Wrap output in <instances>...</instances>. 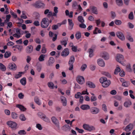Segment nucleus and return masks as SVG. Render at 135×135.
<instances>
[{
	"instance_id": "6e6552de",
	"label": "nucleus",
	"mask_w": 135,
	"mask_h": 135,
	"mask_svg": "<svg viewBox=\"0 0 135 135\" xmlns=\"http://www.w3.org/2000/svg\"><path fill=\"white\" fill-rule=\"evenodd\" d=\"M117 36L121 40L124 41L125 40V37L124 35L121 32L118 31L116 33Z\"/></svg>"
},
{
	"instance_id": "c85d7f7f",
	"label": "nucleus",
	"mask_w": 135,
	"mask_h": 135,
	"mask_svg": "<svg viewBox=\"0 0 135 135\" xmlns=\"http://www.w3.org/2000/svg\"><path fill=\"white\" fill-rule=\"evenodd\" d=\"M34 100L35 102L38 105H40L41 104V103L40 101V99L38 97H35L34 98Z\"/></svg>"
},
{
	"instance_id": "dca6fc26",
	"label": "nucleus",
	"mask_w": 135,
	"mask_h": 135,
	"mask_svg": "<svg viewBox=\"0 0 135 135\" xmlns=\"http://www.w3.org/2000/svg\"><path fill=\"white\" fill-rule=\"evenodd\" d=\"M110 83L111 82L110 80H107L106 78V80L104 81L102 83V86L103 87L107 88L109 86Z\"/></svg>"
},
{
	"instance_id": "9b49d317",
	"label": "nucleus",
	"mask_w": 135,
	"mask_h": 135,
	"mask_svg": "<svg viewBox=\"0 0 135 135\" xmlns=\"http://www.w3.org/2000/svg\"><path fill=\"white\" fill-rule=\"evenodd\" d=\"M52 121L56 126L59 129H60V127L59 124L58 120L54 116L52 117L51 118Z\"/></svg>"
},
{
	"instance_id": "a19ab883",
	"label": "nucleus",
	"mask_w": 135,
	"mask_h": 135,
	"mask_svg": "<svg viewBox=\"0 0 135 135\" xmlns=\"http://www.w3.org/2000/svg\"><path fill=\"white\" fill-rule=\"evenodd\" d=\"M78 21L81 23H83L84 21L83 17L81 16H79L78 17Z\"/></svg>"
},
{
	"instance_id": "0e129e2a",
	"label": "nucleus",
	"mask_w": 135,
	"mask_h": 135,
	"mask_svg": "<svg viewBox=\"0 0 135 135\" xmlns=\"http://www.w3.org/2000/svg\"><path fill=\"white\" fill-rule=\"evenodd\" d=\"M75 129L78 131V132L80 133H82L84 132V130L82 129H80L78 127L75 128Z\"/></svg>"
},
{
	"instance_id": "8fccbe9b",
	"label": "nucleus",
	"mask_w": 135,
	"mask_h": 135,
	"mask_svg": "<svg viewBox=\"0 0 135 135\" xmlns=\"http://www.w3.org/2000/svg\"><path fill=\"white\" fill-rule=\"evenodd\" d=\"M114 22L117 25H120L122 23V21L120 20H115Z\"/></svg>"
},
{
	"instance_id": "f257e3e1",
	"label": "nucleus",
	"mask_w": 135,
	"mask_h": 135,
	"mask_svg": "<svg viewBox=\"0 0 135 135\" xmlns=\"http://www.w3.org/2000/svg\"><path fill=\"white\" fill-rule=\"evenodd\" d=\"M49 20L47 18H43L41 22V26L43 28H46L49 26Z\"/></svg>"
},
{
	"instance_id": "f704fd0d",
	"label": "nucleus",
	"mask_w": 135,
	"mask_h": 135,
	"mask_svg": "<svg viewBox=\"0 0 135 135\" xmlns=\"http://www.w3.org/2000/svg\"><path fill=\"white\" fill-rule=\"evenodd\" d=\"M45 55L44 54L41 55L38 58V60L40 61H42L44 60V58Z\"/></svg>"
},
{
	"instance_id": "423d86ee",
	"label": "nucleus",
	"mask_w": 135,
	"mask_h": 135,
	"mask_svg": "<svg viewBox=\"0 0 135 135\" xmlns=\"http://www.w3.org/2000/svg\"><path fill=\"white\" fill-rule=\"evenodd\" d=\"M116 59L117 61L122 64H124L123 62H122L124 59V57L123 55L119 54H117L116 57Z\"/></svg>"
},
{
	"instance_id": "a211bd4d",
	"label": "nucleus",
	"mask_w": 135,
	"mask_h": 135,
	"mask_svg": "<svg viewBox=\"0 0 135 135\" xmlns=\"http://www.w3.org/2000/svg\"><path fill=\"white\" fill-rule=\"evenodd\" d=\"M62 129L64 131H70L71 128L69 125L66 124L62 127Z\"/></svg>"
},
{
	"instance_id": "58836bf2",
	"label": "nucleus",
	"mask_w": 135,
	"mask_h": 135,
	"mask_svg": "<svg viewBox=\"0 0 135 135\" xmlns=\"http://www.w3.org/2000/svg\"><path fill=\"white\" fill-rule=\"evenodd\" d=\"M23 74V72H20L18 73V74H16L15 75V78L16 79H18L21 77L22 76V74Z\"/></svg>"
},
{
	"instance_id": "c756f323",
	"label": "nucleus",
	"mask_w": 135,
	"mask_h": 135,
	"mask_svg": "<svg viewBox=\"0 0 135 135\" xmlns=\"http://www.w3.org/2000/svg\"><path fill=\"white\" fill-rule=\"evenodd\" d=\"M75 37L77 40L80 39L81 37V34L80 32L79 31L76 32L75 35Z\"/></svg>"
},
{
	"instance_id": "2f4dec72",
	"label": "nucleus",
	"mask_w": 135,
	"mask_h": 135,
	"mask_svg": "<svg viewBox=\"0 0 135 135\" xmlns=\"http://www.w3.org/2000/svg\"><path fill=\"white\" fill-rule=\"evenodd\" d=\"M16 107L19 108L21 110L23 111H25V110L26 109L23 106L21 105L17 104L16 105Z\"/></svg>"
},
{
	"instance_id": "412c9836",
	"label": "nucleus",
	"mask_w": 135,
	"mask_h": 135,
	"mask_svg": "<svg viewBox=\"0 0 135 135\" xmlns=\"http://www.w3.org/2000/svg\"><path fill=\"white\" fill-rule=\"evenodd\" d=\"M61 98L63 105L64 106H66L67 104V101L66 98L63 96H61Z\"/></svg>"
},
{
	"instance_id": "c9c22d12",
	"label": "nucleus",
	"mask_w": 135,
	"mask_h": 135,
	"mask_svg": "<svg viewBox=\"0 0 135 135\" xmlns=\"http://www.w3.org/2000/svg\"><path fill=\"white\" fill-rule=\"evenodd\" d=\"M42 119L45 122L47 123H49L50 121L49 119L45 115Z\"/></svg>"
},
{
	"instance_id": "cd10ccee",
	"label": "nucleus",
	"mask_w": 135,
	"mask_h": 135,
	"mask_svg": "<svg viewBox=\"0 0 135 135\" xmlns=\"http://www.w3.org/2000/svg\"><path fill=\"white\" fill-rule=\"evenodd\" d=\"M20 82L23 85H25L26 83V80L25 78H23L20 80Z\"/></svg>"
},
{
	"instance_id": "79ce46f5",
	"label": "nucleus",
	"mask_w": 135,
	"mask_h": 135,
	"mask_svg": "<svg viewBox=\"0 0 135 135\" xmlns=\"http://www.w3.org/2000/svg\"><path fill=\"white\" fill-rule=\"evenodd\" d=\"M68 40V38H67L66 40H62L61 41V43L62 45H64L65 47L66 46L67 44V41Z\"/></svg>"
},
{
	"instance_id": "de8ad7c7",
	"label": "nucleus",
	"mask_w": 135,
	"mask_h": 135,
	"mask_svg": "<svg viewBox=\"0 0 135 135\" xmlns=\"http://www.w3.org/2000/svg\"><path fill=\"white\" fill-rule=\"evenodd\" d=\"M106 80V78L105 77H103L100 78L99 79V81L100 83L102 84V83H103L104 81H105Z\"/></svg>"
},
{
	"instance_id": "4c0bfd02",
	"label": "nucleus",
	"mask_w": 135,
	"mask_h": 135,
	"mask_svg": "<svg viewBox=\"0 0 135 135\" xmlns=\"http://www.w3.org/2000/svg\"><path fill=\"white\" fill-rule=\"evenodd\" d=\"M126 70L128 72H131L132 71V70L130 64L127 65L126 66Z\"/></svg>"
},
{
	"instance_id": "2eb2a0df",
	"label": "nucleus",
	"mask_w": 135,
	"mask_h": 135,
	"mask_svg": "<svg viewBox=\"0 0 135 135\" xmlns=\"http://www.w3.org/2000/svg\"><path fill=\"white\" fill-rule=\"evenodd\" d=\"M101 56L105 60H107L109 58V56L108 54L106 52H103L101 54Z\"/></svg>"
},
{
	"instance_id": "bb28decb",
	"label": "nucleus",
	"mask_w": 135,
	"mask_h": 135,
	"mask_svg": "<svg viewBox=\"0 0 135 135\" xmlns=\"http://www.w3.org/2000/svg\"><path fill=\"white\" fill-rule=\"evenodd\" d=\"M126 38L131 42H132L133 41V38L132 37L131 35L130 34H129L127 35L126 37Z\"/></svg>"
},
{
	"instance_id": "052dcab7",
	"label": "nucleus",
	"mask_w": 135,
	"mask_h": 135,
	"mask_svg": "<svg viewBox=\"0 0 135 135\" xmlns=\"http://www.w3.org/2000/svg\"><path fill=\"white\" fill-rule=\"evenodd\" d=\"M55 110L56 112H60L61 110V107L59 106H56L55 107Z\"/></svg>"
},
{
	"instance_id": "9d476101",
	"label": "nucleus",
	"mask_w": 135,
	"mask_h": 135,
	"mask_svg": "<svg viewBox=\"0 0 135 135\" xmlns=\"http://www.w3.org/2000/svg\"><path fill=\"white\" fill-rule=\"evenodd\" d=\"M134 125L132 123H130L124 129V130L126 132L131 131L133 128Z\"/></svg>"
},
{
	"instance_id": "f03ea898",
	"label": "nucleus",
	"mask_w": 135,
	"mask_h": 135,
	"mask_svg": "<svg viewBox=\"0 0 135 135\" xmlns=\"http://www.w3.org/2000/svg\"><path fill=\"white\" fill-rule=\"evenodd\" d=\"M6 124L9 127L13 130H15L17 128V124L14 122L12 121H8L7 122Z\"/></svg>"
},
{
	"instance_id": "09e8293b",
	"label": "nucleus",
	"mask_w": 135,
	"mask_h": 135,
	"mask_svg": "<svg viewBox=\"0 0 135 135\" xmlns=\"http://www.w3.org/2000/svg\"><path fill=\"white\" fill-rule=\"evenodd\" d=\"M11 115L12 118L14 119H16L18 117L17 114L14 112H12L11 113Z\"/></svg>"
},
{
	"instance_id": "7c9ffc66",
	"label": "nucleus",
	"mask_w": 135,
	"mask_h": 135,
	"mask_svg": "<svg viewBox=\"0 0 135 135\" xmlns=\"http://www.w3.org/2000/svg\"><path fill=\"white\" fill-rule=\"evenodd\" d=\"M0 69L2 71H4L6 70V66L1 63H0Z\"/></svg>"
},
{
	"instance_id": "680f3d73",
	"label": "nucleus",
	"mask_w": 135,
	"mask_h": 135,
	"mask_svg": "<svg viewBox=\"0 0 135 135\" xmlns=\"http://www.w3.org/2000/svg\"><path fill=\"white\" fill-rule=\"evenodd\" d=\"M79 27L81 28H85L86 27V26L83 23H81L79 25Z\"/></svg>"
},
{
	"instance_id": "72a5a7b5",
	"label": "nucleus",
	"mask_w": 135,
	"mask_h": 135,
	"mask_svg": "<svg viewBox=\"0 0 135 135\" xmlns=\"http://www.w3.org/2000/svg\"><path fill=\"white\" fill-rule=\"evenodd\" d=\"M116 2L117 4L119 6H122L123 2L122 0H116Z\"/></svg>"
},
{
	"instance_id": "13d9d810",
	"label": "nucleus",
	"mask_w": 135,
	"mask_h": 135,
	"mask_svg": "<svg viewBox=\"0 0 135 135\" xmlns=\"http://www.w3.org/2000/svg\"><path fill=\"white\" fill-rule=\"evenodd\" d=\"M111 13L112 18V19H114L116 16L115 13L114 12L111 11Z\"/></svg>"
},
{
	"instance_id": "7ed1b4c3",
	"label": "nucleus",
	"mask_w": 135,
	"mask_h": 135,
	"mask_svg": "<svg viewBox=\"0 0 135 135\" xmlns=\"http://www.w3.org/2000/svg\"><path fill=\"white\" fill-rule=\"evenodd\" d=\"M75 58L74 56H72L70 57V59L68 62L69 65V70H72L73 69V64L75 61Z\"/></svg>"
},
{
	"instance_id": "393cba45",
	"label": "nucleus",
	"mask_w": 135,
	"mask_h": 135,
	"mask_svg": "<svg viewBox=\"0 0 135 135\" xmlns=\"http://www.w3.org/2000/svg\"><path fill=\"white\" fill-rule=\"evenodd\" d=\"M130 84V83L129 81H126L122 84V85L124 87H128Z\"/></svg>"
},
{
	"instance_id": "e433bc0d",
	"label": "nucleus",
	"mask_w": 135,
	"mask_h": 135,
	"mask_svg": "<svg viewBox=\"0 0 135 135\" xmlns=\"http://www.w3.org/2000/svg\"><path fill=\"white\" fill-rule=\"evenodd\" d=\"M88 51L89 53V56L90 57H92L93 56V50L91 49H89L88 50Z\"/></svg>"
},
{
	"instance_id": "864d4df0",
	"label": "nucleus",
	"mask_w": 135,
	"mask_h": 135,
	"mask_svg": "<svg viewBox=\"0 0 135 135\" xmlns=\"http://www.w3.org/2000/svg\"><path fill=\"white\" fill-rule=\"evenodd\" d=\"M69 24V25L71 27V29L72 28L73 26V23L72 21L70 19H68V20Z\"/></svg>"
},
{
	"instance_id": "603ef678",
	"label": "nucleus",
	"mask_w": 135,
	"mask_h": 135,
	"mask_svg": "<svg viewBox=\"0 0 135 135\" xmlns=\"http://www.w3.org/2000/svg\"><path fill=\"white\" fill-rule=\"evenodd\" d=\"M81 93L80 92H78L75 95V97L76 99L79 98L80 97V95H81Z\"/></svg>"
},
{
	"instance_id": "bf43d9fd",
	"label": "nucleus",
	"mask_w": 135,
	"mask_h": 135,
	"mask_svg": "<svg viewBox=\"0 0 135 135\" xmlns=\"http://www.w3.org/2000/svg\"><path fill=\"white\" fill-rule=\"evenodd\" d=\"M36 127L39 130H41L42 129V127L41 125L40 124L38 123L36 124Z\"/></svg>"
},
{
	"instance_id": "6ab92c4d",
	"label": "nucleus",
	"mask_w": 135,
	"mask_h": 135,
	"mask_svg": "<svg viewBox=\"0 0 135 135\" xmlns=\"http://www.w3.org/2000/svg\"><path fill=\"white\" fill-rule=\"evenodd\" d=\"M90 8L93 13L95 14H98L97 9L96 7L94 6H91L90 7Z\"/></svg>"
},
{
	"instance_id": "5fc2aeb1",
	"label": "nucleus",
	"mask_w": 135,
	"mask_h": 135,
	"mask_svg": "<svg viewBox=\"0 0 135 135\" xmlns=\"http://www.w3.org/2000/svg\"><path fill=\"white\" fill-rule=\"evenodd\" d=\"M59 26V25H58V23L57 25H52V28L53 30H56L58 28Z\"/></svg>"
},
{
	"instance_id": "338daca9",
	"label": "nucleus",
	"mask_w": 135,
	"mask_h": 135,
	"mask_svg": "<svg viewBox=\"0 0 135 135\" xmlns=\"http://www.w3.org/2000/svg\"><path fill=\"white\" fill-rule=\"evenodd\" d=\"M33 24L36 26H38L40 25V23L39 21L37 20L35 21L34 22Z\"/></svg>"
},
{
	"instance_id": "37998d69",
	"label": "nucleus",
	"mask_w": 135,
	"mask_h": 135,
	"mask_svg": "<svg viewBox=\"0 0 135 135\" xmlns=\"http://www.w3.org/2000/svg\"><path fill=\"white\" fill-rule=\"evenodd\" d=\"M78 47L76 46H73V47H72L71 49L74 52H76L77 51H79L80 50H78L77 49Z\"/></svg>"
},
{
	"instance_id": "473e14b6",
	"label": "nucleus",
	"mask_w": 135,
	"mask_h": 135,
	"mask_svg": "<svg viewBox=\"0 0 135 135\" xmlns=\"http://www.w3.org/2000/svg\"><path fill=\"white\" fill-rule=\"evenodd\" d=\"M19 118L20 120L22 121H25L26 120V118L23 114H21L20 115Z\"/></svg>"
},
{
	"instance_id": "4be33fe9",
	"label": "nucleus",
	"mask_w": 135,
	"mask_h": 135,
	"mask_svg": "<svg viewBox=\"0 0 135 135\" xmlns=\"http://www.w3.org/2000/svg\"><path fill=\"white\" fill-rule=\"evenodd\" d=\"M132 102L130 100H128V101L125 102L124 103V106L128 108L130 107V106L132 105Z\"/></svg>"
},
{
	"instance_id": "f3484780",
	"label": "nucleus",
	"mask_w": 135,
	"mask_h": 135,
	"mask_svg": "<svg viewBox=\"0 0 135 135\" xmlns=\"http://www.w3.org/2000/svg\"><path fill=\"white\" fill-rule=\"evenodd\" d=\"M97 62L98 65L102 67L104 66L105 63L103 60L102 59H99L97 60Z\"/></svg>"
},
{
	"instance_id": "1a4fd4ad",
	"label": "nucleus",
	"mask_w": 135,
	"mask_h": 135,
	"mask_svg": "<svg viewBox=\"0 0 135 135\" xmlns=\"http://www.w3.org/2000/svg\"><path fill=\"white\" fill-rule=\"evenodd\" d=\"M76 80L78 83L80 84H83L85 83L84 78L82 76H78L77 77Z\"/></svg>"
},
{
	"instance_id": "c03bdc74",
	"label": "nucleus",
	"mask_w": 135,
	"mask_h": 135,
	"mask_svg": "<svg viewBox=\"0 0 135 135\" xmlns=\"http://www.w3.org/2000/svg\"><path fill=\"white\" fill-rule=\"evenodd\" d=\"M11 55V53L10 52H6L4 54V57L6 58H8Z\"/></svg>"
},
{
	"instance_id": "774afa93",
	"label": "nucleus",
	"mask_w": 135,
	"mask_h": 135,
	"mask_svg": "<svg viewBox=\"0 0 135 135\" xmlns=\"http://www.w3.org/2000/svg\"><path fill=\"white\" fill-rule=\"evenodd\" d=\"M18 97L20 99H22L23 98L24 95L22 93H19L18 94Z\"/></svg>"
},
{
	"instance_id": "69168bd1",
	"label": "nucleus",
	"mask_w": 135,
	"mask_h": 135,
	"mask_svg": "<svg viewBox=\"0 0 135 135\" xmlns=\"http://www.w3.org/2000/svg\"><path fill=\"white\" fill-rule=\"evenodd\" d=\"M97 100V98L95 96H92L90 98V100L91 102H92L95 101Z\"/></svg>"
},
{
	"instance_id": "f8f14e48",
	"label": "nucleus",
	"mask_w": 135,
	"mask_h": 135,
	"mask_svg": "<svg viewBox=\"0 0 135 135\" xmlns=\"http://www.w3.org/2000/svg\"><path fill=\"white\" fill-rule=\"evenodd\" d=\"M69 53V51L68 48H66L64 49L62 51L61 53V55L63 57H65L67 56Z\"/></svg>"
},
{
	"instance_id": "a18cd8bd",
	"label": "nucleus",
	"mask_w": 135,
	"mask_h": 135,
	"mask_svg": "<svg viewBox=\"0 0 135 135\" xmlns=\"http://www.w3.org/2000/svg\"><path fill=\"white\" fill-rule=\"evenodd\" d=\"M42 66L41 64L37 65H36V69L38 72H40Z\"/></svg>"
},
{
	"instance_id": "39448f33",
	"label": "nucleus",
	"mask_w": 135,
	"mask_h": 135,
	"mask_svg": "<svg viewBox=\"0 0 135 135\" xmlns=\"http://www.w3.org/2000/svg\"><path fill=\"white\" fill-rule=\"evenodd\" d=\"M33 6L36 8H44L45 7V4L42 3L41 1H38L35 2L33 4Z\"/></svg>"
},
{
	"instance_id": "0eeeda50",
	"label": "nucleus",
	"mask_w": 135,
	"mask_h": 135,
	"mask_svg": "<svg viewBox=\"0 0 135 135\" xmlns=\"http://www.w3.org/2000/svg\"><path fill=\"white\" fill-rule=\"evenodd\" d=\"M90 112L93 114H97L100 112L99 109L97 107H92L90 110Z\"/></svg>"
},
{
	"instance_id": "3c124183",
	"label": "nucleus",
	"mask_w": 135,
	"mask_h": 135,
	"mask_svg": "<svg viewBox=\"0 0 135 135\" xmlns=\"http://www.w3.org/2000/svg\"><path fill=\"white\" fill-rule=\"evenodd\" d=\"M128 18L129 19L132 20L133 19V15L132 12L130 13L128 15Z\"/></svg>"
},
{
	"instance_id": "20e7f679",
	"label": "nucleus",
	"mask_w": 135,
	"mask_h": 135,
	"mask_svg": "<svg viewBox=\"0 0 135 135\" xmlns=\"http://www.w3.org/2000/svg\"><path fill=\"white\" fill-rule=\"evenodd\" d=\"M83 127L85 130L89 131L95 130V128L93 126H90L87 124H84L83 126Z\"/></svg>"
},
{
	"instance_id": "4d7b16f0",
	"label": "nucleus",
	"mask_w": 135,
	"mask_h": 135,
	"mask_svg": "<svg viewBox=\"0 0 135 135\" xmlns=\"http://www.w3.org/2000/svg\"><path fill=\"white\" fill-rule=\"evenodd\" d=\"M37 115L39 117L42 119L45 114L41 112H39Z\"/></svg>"
},
{
	"instance_id": "6e6d98bb",
	"label": "nucleus",
	"mask_w": 135,
	"mask_h": 135,
	"mask_svg": "<svg viewBox=\"0 0 135 135\" xmlns=\"http://www.w3.org/2000/svg\"><path fill=\"white\" fill-rule=\"evenodd\" d=\"M120 71V68L119 67L117 68L115 70L114 73L115 74H117Z\"/></svg>"
},
{
	"instance_id": "5701e85b",
	"label": "nucleus",
	"mask_w": 135,
	"mask_h": 135,
	"mask_svg": "<svg viewBox=\"0 0 135 135\" xmlns=\"http://www.w3.org/2000/svg\"><path fill=\"white\" fill-rule=\"evenodd\" d=\"M16 66V65L14 64L9 63L8 65L9 68L13 70H15Z\"/></svg>"
},
{
	"instance_id": "49530a36",
	"label": "nucleus",
	"mask_w": 135,
	"mask_h": 135,
	"mask_svg": "<svg viewBox=\"0 0 135 135\" xmlns=\"http://www.w3.org/2000/svg\"><path fill=\"white\" fill-rule=\"evenodd\" d=\"M18 134L20 135H25L26 134V133L24 130H20L18 131Z\"/></svg>"
},
{
	"instance_id": "a878e982",
	"label": "nucleus",
	"mask_w": 135,
	"mask_h": 135,
	"mask_svg": "<svg viewBox=\"0 0 135 135\" xmlns=\"http://www.w3.org/2000/svg\"><path fill=\"white\" fill-rule=\"evenodd\" d=\"M78 5L76 2L74 1L73 2L72 4V7L73 9H78Z\"/></svg>"
},
{
	"instance_id": "aec40b11",
	"label": "nucleus",
	"mask_w": 135,
	"mask_h": 135,
	"mask_svg": "<svg viewBox=\"0 0 135 135\" xmlns=\"http://www.w3.org/2000/svg\"><path fill=\"white\" fill-rule=\"evenodd\" d=\"M81 108L83 110H86L90 109V106L87 104H83L80 106Z\"/></svg>"
},
{
	"instance_id": "4468645a",
	"label": "nucleus",
	"mask_w": 135,
	"mask_h": 135,
	"mask_svg": "<svg viewBox=\"0 0 135 135\" xmlns=\"http://www.w3.org/2000/svg\"><path fill=\"white\" fill-rule=\"evenodd\" d=\"M55 62L54 58L52 57H50L47 65V66H52Z\"/></svg>"
},
{
	"instance_id": "ea45409f",
	"label": "nucleus",
	"mask_w": 135,
	"mask_h": 135,
	"mask_svg": "<svg viewBox=\"0 0 135 135\" xmlns=\"http://www.w3.org/2000/svg\"><path fill=\"white\" fill-rule=\"evenodd\" d=\"M49 87L51 89H53L54 88V83L52 82H49L47 83Z\"/></svg>"
},
{
	"instance_id": "e2e57ef3",
	"label": "nucleus",
	"mask_w": 135,
	"mask_h": 135,
	"mask_svg": "<svg viewBox=\"0 0 135 135\" xmlns=\"http://www.w3.org/2000/svg\"><path fill=\"white\" fill-rule=\"evenodd\" d=\"M86 64H84L81 66V70L84 71L86 68Z\"/></svg>"
},
{
	"instance_id": "ddd939ff",
	"label": "nucleus",
	"mask_w": 135,
	"mask_h": 135,
	"mask_svg": "<svg viewBox=\"0 0 135 135\" xmlns=\"http://www.w3.org/2000/svg\"><path fill=\"white\" fill-rule=\"evenodd\" d=\"M26 53L29 54L32 52L33 47L32 46L30 45L27 46L26 49Z\"/></svg>"
},
{
	"instance_id": "b1692460",
	"label": "nucleus",
	"mask_w": 135,
	"mask_h": 135,
	"mask_svg": "<svg viewBox=\"0 0 135 135\" xmlns=\"http://www.w3.org/2000/svg\"><path fill=\"white\" fill-rule=\"evenodd\" d=\"M86 84L88 86L91 88H94L95 86V85L93 83L90 81L86 82Z\"/></svg>"
}]
</instances>
